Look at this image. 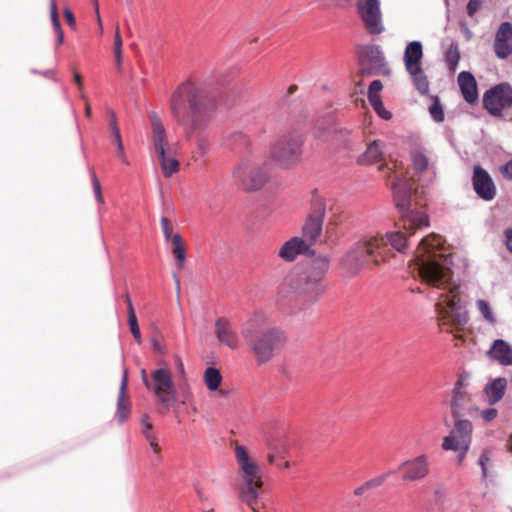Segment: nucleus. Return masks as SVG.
I'll return each mask as SVG.
<instances>
[{"label":"nucleus","instance_id":"obj_1","mask_svg":"<svg viewBox=\"0 0 512 512\" xmlns=\"http://www.w3.org/2000/svg\"><path fill=\"white\" fill-rule=\"evenodd\" d=\"M392 189L396 205L403 211V230L366 235L357 240L340 259V268L346 277L358 275L370 263L378 266L386 262L391 255V248L404 253L409 237L428 227V216L418 209L420 202L414 183L397 171L394 173Z\"/></svg>","mask_w":512,"mask_h":512},{"label":"nucleus","instance_id":"obj_2","mask_svg":"<svg viewBox=\"0 0 512 512\" xmlns=\"http://www.w3.org/2000/svg\"><path fill=\"white\" fill-rule=\"evenodd\" d=\"M442 245L443 240L439 235L431 234L422 238L412 266L423 283L444 291L439 294L435 306L439 325L443 331L448 332L453 327L466 325L468 314L460 304L461 289L453 277L452 259L441 251Z\"/></svg>","mask_w":512,"mask_h":512},{"label":"nucleus","instance_id":"obj_3","mask_svg":"<svg viewBox=\"0 0 512 512\" xmlns=\"http://www.w3.org/2000/svg\"><path fill=\"white\" fill-rule=\"evenodd\" d=\"M216 107L213 93L204 85L185 82L173 93L170 108L179 125L183 126L186 138L195 140L201 155L205 153V139L201 133L212 118Z\"/></svg>","mask_w":512,"mask_h":512},{"label":"nucleus","instance_id":"obj_4","mask_svg":"<svg viewBox=\"0 0 512 512\" xmlns=\"http://www.w3.org/2000/svg\"><path fill=\"white\" fill-rule=\"evenodd\" d=\"M330 258L320 255L311 260L309 266L302 272L292 275L288 285L293 293L304 295L308 301H316L323 293L322 280L329 270Z\"/></svg>","mask_w":512,"mask_h":512},{"label":"nucleus","instance_id":"obj_5","mask_svg":"<svg viewBox=\"0 0 512 512\" xmlns=\"http://www.w3.org/2000/svg\"><path fill=\"white\" fill-rule=\"evenodd\" d=\"M262 322L263 317L256 315L248 321L242 331L243 337L254 352L259 364L268 362L272 358L274 350L283 342V334L276 328L268 327L259 331Z\"/></svg>","mask_w":512,"mask_h":512},{"label":"nucleus","instance_id":"obj_6","mask_svg":"<svg viewBox=\"0 0 512 512\" xmlns=\"http://www.w3.org/2000/svg\"><path fill=\"white\" fill-rule=\"evenodd\" d=\"M235 457L241 480L240 496L252 505L258 498L263 485L261 468L241 445L235 447Z\"/></svg>","mask_w":512,"mask_h":512},{"label":"nucleus","instance_id":"obj_7","mask_svg":"<svg viewBox=\"0 0 512 512\" xmlns=\"http://www.w3.org/2000/svg\"><path fill=\"white\" fill-rule=\"evenodd\" d=\"M232 176L245 190L254 191L264 186L268 175L260 163L245 157L235 166Z\"/></svg>","mask_w":512,"mask_h":512},{"label":"nucleus","instance_id":"obj_8","mask_svg":"<svg viewBox=\"0 0 512 512\" xmlns=\"http://www.w3.org/2000/svg\"><path fill=\"white\" fill-rule=\"evenodd\" d=\"M454 428L445 436L442 448L446 451H454L457 453L458 462L461 463L468 452L471 441L473 425L471 421L462 418H454Z\"/></svg>","mask_w":512,"mask_h":512},{"label":"nucleus","instance_id":"obj_9","mask_svg":"<svg viewBox=\"0 0 512 512\" xmlns=\"http://www.w3.org/2000/svg\"><path fill=\"white\" fill-rule=\"evenodd\" d=\"M303 140L301 136H283L271 148L272 159L283 168L294 166L300 159Z\"/></svg>","mask_w":512,"mask_h":512},{"label":"nucleus","instance_id":"obj_10","mask_svg":"<svg viewBox=\"0 0 512 512\" xmlns=\"http://www.w3.org/2000/svg\"><path fill=\"white\" fill-rule=\"evenodd\" d=\"M422 57L423 47L420 41H412L407 44L404 51L406 70L410 74L417 90L424 94L429 89V83L421 67Z\"/></svg>","mask_w":512,"mask_h":512},{"label":"nucleus","instance_id":"obj_11","mask_svg":"<svg viewBox=\"0 0 512 512\" xmlns=\"http://www.w3.org/2000/svg\"><path fill=\"white\" fill-rule=\"evenodd\" d=\"M150 389L159 399L162 405L168 408L175 394V385L172 379L171 371L168 368H159L151 373Z\"/></svg>","mask_w":512,"mask_h":512},{"label":"nucleus","instance_id":"obj_12","mask_svg":"<svg viewBox=\"0 0 512 512\" xmlns=\"http://www.w3.org/2000/svg\"><path fill=\"white\" fill-rule=\"evenodd\" d=\"M472 394L468 389L466 380L461 377L455 383L450 400V409L453 418H461L465 414L472 415L478 409L472 403Z\"/></svg>","mask_w":512,"mask_h":512},{"label":"nucleus","instance_id":"obj_13","mask_svg":"<svg viewBox=\"0 0 512 512\" xmlns=\"http://www.w3.org/2000/svg\"><path fill=\"white\" fill-rule=\"evenodd\" d=\"M483 103L489 113L501 115L503 110L512 107V87L507 83L494 86L484 94Z\"/></svg>","mask_w":512,"mask_h":512},{"label":"nucleus","instance_id":"obj_14","mask_svg":"<svg viewBox=\"0 0 512 512\" xmlns=\"http://www.w3.org/2000/svg\"><path fill=\"white\" fill-rule=\"evenodd\" d=\"M398 470L403 472V481L414 482L421 480L430 473L429 458L425 454H420L401 463Z\"/></svg>","mask_w":512,"mask_h":512},{"label":"nucleus","instance_id":"obj_15","mask_svg":"<svg viewBox=\"0 0 512 512\" xmlns=\"http://www.w3.org/2000/svg\"><path fill=\"white\" fill-rule=\"evenodd\" d=\"M359 14L365 23L366 28L372 34L382 32L381 11L378 0H358Z\"/></svg>","mask_w":512,"mask_h":512},{"label":"nucleus","instance_id":"obj_16","mask_svg":"<svg viewBox=\"0 0 512 512\" xmlns=\"http://www.w3.org/2000/svg\"><path fill=\"white\" fill-rule=\"evenodd\" d=\"M473 187L476 194L485 201H491L496 196V186L492 178L480 166L474 167Z\"/></svg>","mask_w":512,"mask_h":512},{"label":"nucleus","instance_id":"obj_17","mask_svg":"<svg viewBox=\"0 0 512 512\" xmlns=\"http://www.w3.org/2000/svg\"><path fill=\"white\" fill-rule=\"evenodd\" d=\"M149 119L152 128V143L157 155H162L164 151L170 150V144L166 136L164 125L158 115L151 111Z\"/></svg>","mask_w":512,"mask_h":512},{"label":"nucleus","instance_id":"obj_18","mask_svg":"<svg viewBox=\"0 0 512 512\" xmlns=\"http://www.w3.org/2000/svg\"><path fill=\"white\" fill-rule=\"evenodd\" d=\"M215 335L218 341L231 349L239 346V337L232 323L226 319H217L215 322Z\"/></svg>","mask_w":512,"mask_h":512},{"label":"nucleus","instance_id":"obj_19","mask_svg":"<svg viewBox=\"0 0 512 512\" xmlns=\"http://www.w3.org/2000/svg\"><path fill=\"white\" fill-rule=\"evenodd\" d=\"M486 356L502 366H512V345L503 339L493 341Z\"/></svg>","mask_w":512,"mask_h":512},{"label":"nucleus","instance_id":"obj_20","mask_svg":"<svg viewBox=\"0 0 512 512\" xmlns=\"http://www.w3.org/2000/svg\"><path fill=\"white\" fill-rule=\"evenodd\" d=\"M265 446L268 450L267 460L269 464H274L278 459L283 458L287 451V445L279 434L267 435L265 437Z\"/></svg>","mask_w":512,"mask_h":512},{"label":"nucleus","instance_id":"obj_21","mask_svg":"<svg viewBox=\"0 0 512 512\" xmlns=\"http://www.w3.org/2000/svg\"><path fill=\"white\" fill-rule=\"evenodd\" d=\"M309 249V244L302 238L293 237L285 242L279 249L278 256L285 261H293L297 255L305 253Z\"/></svg>","mask_w":512,"mask_h":512},{"label":"nucleus","instance_id":"obj_22","mask_svg":"<svg viewBox=\"0 0 512 512\" xmlns=\"http://www.w3.org/2000/svg\"><path fill=\"white\" fill-rule=\"evenodd\" d=\"M506 388L507 379L504 377H498L489 381L483 389V396L487 404L494 405L498 403L503 398Z\"/></svg>","mask_w":512,"mask_h":512},{"label":"nucleus","instance_id":"obj_23","mask_svg":"<svg viewBox=\"0 0 512 512\" xmlns=\"http://www.w3.org/2000/svg\"><path fill=\"white\" fill-rule=\"evenodd\" d=\"M458 84L464 99L468 103H474L477 101V84L474 76L471 73L466 71L461 72L458 76Z\"/></svg>","mask_w":512,"mask_h":512},{"label":"nucleus","instance_id":"obj_24","mask_svg":"<svg viewBox=\"0 0 512 512\" xmlns=\"http://www.w3.org/2000/svg\"><path fill=\"white\" fill-rule=\"evenodd\" d=\"M385 145L380 140L371 142L365 152L359 157L361 164H372L383 158Z\"/></svg>","mask_w":512,"mask_h":512},{"label":"nucleus","instance_id":"obj_25","mask_svg":"<svg viewBox=\"0 0 512 512\" xmlns=\"http://www.w3.org/2000/svg\"><path fill=\"white\" fill-rule=\"evenodd\" d=\"M323 221L316 220L314 218H308L303 226L302 234L303 240L309 244V246L316 242L322 232Z\"/></svg>","mask_w":512,"mask_h":512},{"label":"nucleus","instance_id":"obj_26","mask_svg":"<svg viewBox=\"0 0 512 512\" xmlns=\"http://www.w3.org/2000/svg\"><path fill=\"white\" fill-rule=\"evenodd\" d=\"M203 381L209 391H217L222 383V375L215 367H208L203 373Z\"/></svg>","mask_w":512,"mask_h":512},{"label":"nucleus","instance_id":"obj_27","mask_svg":"<svg viewBox=\"0 0 512 512\" xmlns=\"http://www.w3.org/2000/svg\"><path fill=\"white\" fill-rule=\"evenodd\" d=\"M162 172L165 177H170L179 169L178 160L169 154V151H164L162 155H158Z\"/></svg>","mask_w":512,"mask_h":512},{"label":"nucleus","instance_id":"obj_28","mask_svg":"<svg viewBox=\"0 0 512 512\" xmlns=\"http://www.w3.org/2000/svg\"><path fill=\"white\" fill-rule=\"evenodd\" d=\"M131 402L127 392H119L117 398L116 418L119 423L124 422L130 415Z\"/></svg>","mask_w":512,"mask_h":512},{"label":"nucleus","instance_id":"obj_29","mask_svg":"<svg viewBox=\"0 0 512 512\" xmlns=\"http://www.w3.org/2000/svg\"><path fill=\"white\" fill-rule=\"evenodd\" d=\"M171 244H172V253L176 258L177 266L179 268H182L183 263L186 259V253H185V245H184V242H183L180 234L176 233L173 235Z\"/></svg>","mask_w":512,"mask_h":512},{"label":"nucleus","instance_id":"obj_30","mask_svg":"<svg viewBox=\"0 0 512 512\" xmlns=\"http://www.w3.org/2000/svg\"><path fill=\"white\" fill-rule=\"evenodd\" d=\"M477 311L480 313L482 318L490 325L496 323V316L492 310L491 305L484 299H478L475 303Z\"/></svg>","mask_w":512,"mask_h":512},{"label":"nucleus","instance_id":"obj_31","mask_svg":"<svg viewBox=\"0 0 512 512\" xmlns=\"http://www.w3.org/2000/svg\"><path fill=\"white\" fill-rule=\"evenodd\" d=\"M326 213V200L323 197L315 196L312 200L311 212L308 218L323 221Z\"/></svg>","mask_w":512,"mask_h":512},{"label":"nucleus","instance_id":"obj_32","mask_svg":"<svg viewBox=\"0 0 512 512\" xmlns=\"http://www.w3.org/2000/svg\"><path fill=\"white\" fill-rule=\"evenodd\" d=\"M111 129H112L113 136H114V139H115V142H116V145H117V154H118L119 159L123 163L129 164V162H128L126 156H125V152H124V147H123L122 140H121L120 131H119V128L117 127L115 115H114L113 112H111Z\"/></svg>","mask_w":512,"mask_h":512},{"label":"nucleus","instance_id":"obj_33","mask_svg":"<svg viewBox=\"0 0 512 512\" xmlns=\"http://www.w3.org/2000/svg\"><path fill=\"white\" fill-rule=\"evenodd\" d=\"M50 18H51L52 25L58 35V43L62 44L64 35H63V31L60 26V22H59V18H58V11H57V4H56L55 0H50Z\"/></svg>","mask_w":512,"mask_h":512},{"label":"nucleus","instance_id":"obj_34","mask_svg":"<svg viewBox=\"0 0 512 512\" xmlns=\"http://www.w3.org/2000/svg\"><path fill=\"white\" fill-rule=\"evenodd\" d=\"M412 162L414 165V168L419 171H425L429 167V160L427 156L421 152V151H413L412 152Z\"/></svg>","mask_w":512,"mask_h":512},{"label":"nucleus","instance_id":"obj_35","mask_svg":"<svg viewBox=\"0 0 512 512\" xmlns=\"http://www.w3.org/2000/svg\"><path fill=\"white\" fill-rule=\"evenodd\" d=\"M122 45L123 41L120 35L119 27H116L114 35V56L118 68L122 65Z\"/></svg>","mask_w":512,"mask_h":512},{"label":"nucleus","instance_id":"obj_36","mask_svg":"<svg viewBox=\"0 0 512 512\" xmlns=\"http://www.w3.org/2000/svg\"><path fill=\"white\" fill-rule=\"evenodd\" d=\"M495 40L509 43L512 40V25L508 22L502 23L497 31Z\"/></svg>","mask_w":512,"mask_h":512},{"label":"nucleus","instance_id":"obj_37","mask_svg":"<svg viewBox=\"0 0 512 512\" xmlns=\"http://www.w3.org/2000/svg\"><path fill=\"white\" fill-rule=\"evenodd\" d=\"M128 323L130 326L131 333L134 336V339L136 340V342L138 344H141L142 336H141V332H140V329L138 326V321H137V317H136L135 313H130L129 318H128Z\"/></svg>","mask_w":512,"mask_h":512},{"label":"nucleus","instance_id":"obj_38","mask_svg":"<svg viewBox=\"0 0 512 512\" xmlns=\"http://www.w3.org/2000/svg\"><path fill=\"white\" fill-rule=\"evenodd\" d=\"M383 88L382 82L380 80H374L371 82L368 89V99L369 102L373 100H378L380 98V92Z\"/></svg>","mask_w":512,"mask_h":512},{"label":"nucleus","instance_id":"obj_39","mask_svg":"<svg viewBox=\"0 0 512 512\" xmlns=\"http://www.w3.org/2000/svg\"><path fill=\"white\" fill-rule=\"evenodd\" d=\"M392 475V472L389 471V472H386L384 474H381L377 477H374L368 481L365 482V488L369 490H372V489H375L379 486H381L388 477H390Z\"/></svg>","mask_w":512,"mask_h":512},{"label":"nucleus","instance_id":"obj_40","mask_svg":"<svg viewBox=\"0 0 512 512\" xmlns=\"http://www.w3.org/2000/svg\"><path fill=\"white\" fill-rule=\"evenodd\" d=\"M446 61L450 69L455 70L459 61V52L457 47L451 46L446 53Z\"/></svg>","mask_w":512,"mask_h":512},{"label":"nucleus","instance_id":"obj_41","mask_svg":"<svg viewBox=\"0 0 512 512\" xmlns=\"http://www.w3.org/2000/svg\"><path fill=\"white\" fill-rule=\"evenodd\" d=\"M431 117L436 122H442L444 120V112L440 103L435 100L429 108Z\"/></svg>","mask_w":512,"mask_h":512},{"label":"nucleus","instance_id":"obj_42","mask_svg":"<svg viewBox=\"0 0 512 512\" xmlns=\"http://www.w3.org/2000/svg\"><path fill=\"white\" fill-rule=\"evenodd\" d=\"M370 104L372 105V107L374 108V110L376 111V113L383 119L385 120H389L391 119L392 117V114L391 112H389L388 110H386L383 106V103L381 101V99H378V100H373L370 102Z\"/></svg>","mask_w":512,"mask_h":512},{"label":"nucleus","instance_id":"obj_43","mask_svg":"<svg viewBox=\"0 0 512 512\" xmlns=\"http://www.w3.org/2000/svg\"><path fill=\"white\" fill-rule=\"evenodd\" d=\"M494 48L496 55L502 59L506 58L511 53V48L508 42H498L495 40Z\"/></svg>","mask_w":512,"mask_h":512},{"label":"nucleus","instance_id":"obj_44","mask_svg":"<svg viewBox=\"0 0 512 512\" xmlns=\"http://www.w3.org/2000/svg\"><path fill=\"white\" fill-rule=\"evenodd\" d=\"M490 454H491V451L486 448L481 452L480 457H479V465L481 466L483 477L487 476L488 464L490 461Z\"/></svg>","mask_w":512,"mask_h":512},{"label":"nucleus","instance_id":"obj_45","mask_svg":"<svg viewBox=\"0 0 512 512\" xmlns=\"http://www.w3.org/2000/svg\"><path fill=\"white\" fill-rule=\"evenodd\" d=\"M447 495V489L443 484L438 485L433 491V497L437 504L444 502Z\"/></svg>","mask_w":512,"mask_h":512},{"label":"nucleus","instance_id":"obj_46","mask_svg":"<svg viewBox=\"0 0 512 512\" xmlns=\"http://www.w3.org/2000/svg\"><path fill=\"white\" fill-rule=\"evenodd\" d=\"M161 227L166 241H172V226L166 217L161 218Z\"/></svg>","mask_w":512,"mask_h":512},{"label":"nucleus","instance_id":"obj_47","mask_svg":"<svg viewBox=\"0 0 512 512\" xmlns=\"http://www.w3.org/2000/svg\"><path fill=\"white\" fill-rule=\"evenodd\" d=\"M92 184H93V190H94V194H95L96 200L99 203H103L104 199H103V196H102V193H101L100 182L97 179L95 174L92 175Z\"/></svg>","mask_w":512,"mask_h":512},{"label":"nucleus","instance_id":"obj_48","mask_svg":"<svg viewBox=\"0 0 512 512\" xmlns=\"http://www.w3.org/2000/svg\"><path fill=\"white\" fill-rule=\"evenodd\" d=\"M498 415V411L495 408H488L480 412V416L485 422L493 421Z\"/></svg>","mask_w":512,"mask_h":512},{"label":"nucleus","instance_id":"obj_49","mask_svg":"<svg viewBox=\"0 0 512 512\" xmlns=\"http://www.w3.org/2000/svg\"><path fill=\"white\" fill-rule=\"evenodd\" d=\"M482 0H470L467 4V13L473 16L481 7Z\"/></svg>","mask_w":512,"mask_h":512},{"label":"nucleus","instance_id":"obj_50","mask_svg":"<svg viewBox=\"0 0 512 512\" xmlns=\"http://www.w3.org/2000/svg\"><path fill=\"white\" fill-rule=\"evenodd\" d=\"M501 172L504 177L512 179V159L501 167Z\"/></svg>","mask_w":512,"mask_h":512},{"label":"nucleus","instance_id":"obj_51","mask_svg":"<svg viewBox=\"0 0 512 512\" xmlns=\"http://www.w3.org/2000/svg\"><path fill=\"white\" fill-rule=\"evenodd\" d=\"M127 388H128V370L124 369L120 387H119V392H127Z\"/></svg>","mask_w":512,"mask_h":512},{"label":"nucleus","instance_id":"obj_52","mask_svg":"<svg viewBox=\"0 0 512 512\" xmlns=\"http://www.w3.org/2000/svg\"><path fill=\"white\" fill-rule=\"evenodd\" d=\"M64 16H65L69 26L72 29H75L76 28V21H75L73 13L69 9H65Z\"/></svg>","mask_w":512,"mask_h":512},{"label":"nucleus","instance_id":"obj_53","mask_svg":"<svg viewBox=\"0 0 512 512\" xmlns=\"http://www.w3.org/2000/svg\"><path fill=\"white\" fill-rule=\"evenodd\" d=\"M93 5H94L95 14H96L97 24H98V27H99V32H100V34H102L103 33V26H102V21H101V18H100V13H99L98 1L94 0L93 1Z\"/></svg>","mask_w":512,"mask_h":512},{"label":"nucleus","instance_id":"obj_54","mask_svg":"<svg viewBox=\"0 0 512 512\" xmlns=\"http://www.w3.org/2000/svg\"><path fill=\"white\" fill-rule=\"evenodd\" d=\"M505 238H506V247L510 252H512V228L507 229L505 231Z\"/></svg>","mask_w":512,"mask_h":512},{"label":"nucleus","instance_id":"obj_55","mask_svg":"<svg viewBox=\"0 0 512 512\" xmlns=\"http://www.w3.org/2000/svg\"><path fill=\"white\" fill-rule=\"evenodd\" d=\"M151 345L155 352H159V353L163 352V347L157 338H155V337L151 338Z\"/></svg>","mask_w":512,"mask_h":512},{"label":"nucleus","instance_id":"obj_56","mask_svg":"<svg viewBox=\"0 0 512 512\" xmlns=\"http://www.w3.org/2000/svg\"><path fill=\"white\" fill-rule=\"evenodd\" d=\"M175 364H176V366L178 368L180 377H184L185 376V369H184V364H183V362H182L180 357H178V356L175 357Z\"/></svg>","mask_w":512,"mask_h":512},{"label":"nucleus","instance_id":"obj_57","mask_svg":"<svg viewBox=\"0 0 512 512\" xmlns=\"http://www.w3.org/2000/svg\"><path fill=\"white\" fill-rule=\"evenodd\" d=\"M368 489L365 488V483H363L361 486L357 487L355 490H354V495L355 496H361L363 495L365 492H367Z\"/></svg>","mask_w":512,"mask_h":512},{"label":"nucleus","instance_id":"obj_58","mask_svg":"<svg viewBox=\"0 0 512 512\" xmlns=\"http://www.w3.org/2000/svg\"><path fill=\"white\" fill-rule=\"evenodd\" d=\"M141 379L144 383V385L148 388L150 387V383L151 381L148 379V376H147V373H146V370L145 369H142L141 370Z\"/></svg>","mask_w":512,"mask_h":512},{"label":"nucleus","instance_id":"obj_59","mask_svg":"<svg viewBox=\"0 0 512 512\" xmlns=\"http://www.w3.org/2000/svg\"><path fill=\"white\" fill-rule=\"evenodd\" d=\"M146 438L150 441V445L154 449V451L158 452V445L155 442L154 437L151 434H146Z\"/></svg>","mask_w":512,"mask_h":512},{"label":"nucleus","instance_id":"obj_60","mask_svg":"<svg viewBox=\"0 0 512 512\" xmlns=\"http://www.w3.org/2000/svg\"><path fill=\"white\" fill-rule=\"evenodd\" d=\"M142 424L144 426L143 433L149 434L148 432L152 429V424L146 421V418H143Z\"/></svg>","mask_w":512,"mask_h":512},{"label":"nucleus","instance_id":"obj_61","mask_svg":"<svg viewBox=\"0 0 512 512\" xmlns=\"http://www.w3.org/2000/svg\"><path fill=\"white\" fill-rule=\"evenodd\" d=\"M126 302H127V306H128V316L130 315V313H135L134 311V308H133V305H132V302L130 300V297L129 295L126 296Z\"/></svg>","mask_w":512,"mask_h":512},{"label":"nucleus","instance_id":"obj_62","mask_svg":"<svg viewBox=\"0 0 512 512\" xmlns=\"http://www.w3.org/2000/svg\"><path fill=\"white\" fill-rule=\"evenodd\" d=\"M174 280H175V288H176V291H177V299L179 300V292H180V280L179 278L174 275Z\"/></svg>","mask_w":512,"mask_h":512},{"label":"nucleus","instance_id":"obj_63","mask_svg":"<svg viewBox=\"0 0 512 512\" xmlns=\"http://www.w3.org/2000/svg\"><path fill=\"white\" fill-rule=\"evenodd\" d=\"M74 80L78 84L79 88H82L81 76L78 73H74Z\"/></svg>","mask_w":512,"mask_h":512},{"label":"nucleus","instance_id":"obj_64","mask_svg":"<svg viewBox=\"0 0 512 512\" xmlns=\"http://www.w3.org/2000/svg\"><path fill=\"white\" fill-rule=\"evenodd\" d=\"M85 114H86L87 117L91 116V107H90V105L88 103H86Z\"/></svg>","mask_w":512,"mask_h":512}]
</instances>
